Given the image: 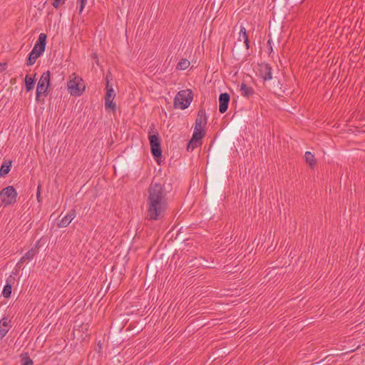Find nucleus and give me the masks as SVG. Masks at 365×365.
I'll return each mask as SVG.
<instances>
[{"instance_id":"nucleus-20","label":"nucleus","mask_w":365,"mask_h":365,"mask_svg":"<svg viewBox=\"0 0 365 365\" xmlns=\"http://www.w3.org/2000/svg\"><path fill=\"white\" fill-rule=\"evenodd\" d=\"M35 76L32 78L29 75H26L25 78V88L26 92H29L34 88Z\"/></svg>"},{"instance_id":"nucleus-19","label":"nucleus","mask_w":365,"mask_h":365,"mask_svg":"<svg viewBox=\"0 0 365 365\" xmlns=\"http://www.w3.org/2000/svg\"><path fill=\"white\" fill-rule=\"evenodd\" d=\"M11 160H4L0 168V176L4 177L7 175L11 167Z\"/></svg>"},{"instance_id":"nucleus-29","label":"nucleus","mask_w":365,"mask_h":365,"mask_svg":"<svg viewBox=\"0 0 365 365\" xmlns=\"http://www.w3.org/2000/svg\"><path fill=\"white\" fill-rule=\"evenodd\" d=\"M112 80V74L110 71H108L106 76V83H110V81Z\"/></svg>"},{"instance_id":"nucleus-30","label":"nucleus","mask_w":365,"mask_h":365,"mask_svg":"<svg viewBox=\"0 0 365 365\" xmlns=\"http://www.w3.org/2000/svg\"><path fill=\"white\" fill-rule=\"evenodd\" d=\"M271 41H272V39H271V38H269V39L268 40V41H267V43H268V45H269V51H270V52H272V50H273L272 46V44H271Z\"/></svg>"},{"instance_id":"nucleus-24","label":"nucleus","mask_w":365,"mask_h":365,"mask_svg":"<svg viewBox=\"0 0 365 365\" xmlns=\"http://www.w3.org/2000/svg\"><path fill=\"white\" fill-rule=\"evenodd\" d=\"M40 109L41 110H43V108H40ZM36 113H38V117H37V120H36V125L39 126L40 125H41V127H42V130H43V116H41V115L43 114V110L41 111V113H39L38 111H36Z\"/></svg>"},{"instance_id":"nucleus-25","label":"nucleus","mask_w":365,"mask_h":365,"mask_svg":"<svg viewBox=\"0 0 365 365\" xmlns=\"http://www.w3.org/2000/svg\"><path fill=\"white\" fill-rule=\"evenodd\" d=\"M87 0H77V5L79 8V13H81L85 7Z\"/></svg>"},{"instance_id":"nucleus-8","label":"nucleus","mask_w":365,"mask_h":365,"mask_svg":"<svg viewBox=\"0 0 365 365\" xmlns=\"http://www.w3.org/2000/svg\"><path fill=\"white\" fill-rule=\"evenodd\" d=\"M205 135V131L204 130V128H194V131L192 134V137L191 140H190L187 150H190V146L192 145V149H194L195 147H197L199 143L200 144V141L204 138Z\"/></svg>"},{"instance_id":"nucleus-28","label":"nucleus","mask_w":365,"mask_h":365,"mask_svg":"<svg viewBox=\"0 0 365 365\" xmlns=\"http://www.w3.org/2000/svg\"><path fill=\"white\" fill-rule=\"evenodd\" d=\"M49 86H50V71H47V95L49 93Z\"/></svg>"},{"instance_id":"nucleus-16","label":"nucleus","mask_w":365,"mask_h":365,"mask_svg":"<svg viewBox=\"0 0 365 365\" xmlns=\"http://www.w3.org/2000/svg\"><path fill=\"white\" fill-rule=\"evenodd\" d=\"M15 277L10 275L6 279V283L4 285V287L2 291V295L5 298H9L11 297V289H12V284L15 282Z\"/></svg>"},{"instance_id":"nucleus-22","label":"nucleus","mask_w":365,"mask_h":365,"mask_svg":"<svg viewBox=\"0 0 365 365\" xmlns=\"http://www.w3.org/2000/svg\"><path fill=\"white\" fill-rule=\"evenodd\" d=\"M21 365H33V361L28 353H22L20 355Z\"/></svg>"},{"instance_id":"nucleus-10","label":"nucleus","mask_w":365,"mask_h":365,"mask_svg":"<svg viewBox=\"0 0 365 365\" xmlns=\"http://www.w3.org/2000/svg\"><path fill=\"white\" fill-rule=\"evenodd\" d=\"M258 73L260 78L264 81H269L272 78V67L269 63H262L259 64Z\"/></svg>"},{"instance_id":"nucleus-17","label":"nucleus","mask_w":365,"mask_h":365,"mask_svg":"<svg viewBox=\"0 0 365 365\" xmlns=\"http://www.w3.org/2000/svg\"><path fill=\"white\" fill-rule=\"evenodd\" d=\"M11 320L8 317H3L0 320V340H1L8 333L10 326Z\"/></svg>"},{"instance_id":"nucleus-11","label":"nucleus","mask_w":365,"mask_h":365,"mask_svg":"<svg viewBox=\"0 0 365 365\" xmlns=\"http://www.w3.org/2000/svg\"><path fill=\"white\" fill-rule=\"evenodd\" d=\"M46 93V73H43L37 85L36 88V101L41 102L43 101V99H41V95Z\"/></svg>"},{"instance_id":"nucleus-15","label":"nucleus","mask_w":365,"mask_h":365,"mask_svg":"<svg viewBox=\"0 0 365 365\" xmlns=\"http://www.w3.org/2000/svg\"><path fill=\"white\" fill-rule=\"evenodd\" d=\"M36 253L37 252L36 248H32L30 250H29L18 262L16 267L19 269H21L22 264L25 262L29 263L36 255Z\"/></svg>"},{"instance_id":"nucleus-27","label":"nucleus","mask_w":365,"mask_h":365,"mask_svg":"<svg viewBox=\"0 0 365 365\" xmlns=\"http://www.w3.org/2000/svg\"><path fill=\"white\" fill-rule=\"evenodd\" d=\"M41 185L38 184V187H37V191H36V197H37L38 202H40L41 201Z\"/></svg>"},{"instance_id":"nucleus-23","label":"nucleus","mask_w":365,"mask_h":365,"mask_svg":"<svg viewBox=\"0 0 365 365\" xmlns=\"http://www.w3.org/2000/svg\"><path fill=\"white\" fill-rule=\"evenodd\" d=\"M190 61L186 58H182L177 65V69L185 70L190 66Z\"/></svg>"},{"instance_id":"nucleus-14","label":"nucleus","mask_w":365,"mask_h":365,"mask_svg":"<svg viewBox=\"0 0 365 365\" xmlns=\"http://www.w3.org/2000/svg\"><path fill=\"white\" fill-rule=\"evenodd\" d=\"M76 217V211L75 210H71L58 223V226L60 227H67L71 221Z\"/></svg>"},{"instance_id":"nucleus-6","label":"nucleus","mask_w":365,"mask_h":365,"mask_svg":"<svg viewBox=\"0 0 365 365\" xmlns=\"http://www.w3.org/2000/svg\"><path fill=\"white\" fill-rule=\"evenodd\" d=\"M17 192L13 186H7L0 192V205H14L16 202Z\"/></svg>"},{"instance_id":"nucleus-1","label":"nucleus","mask_w":365,"mask_h":365,"mask_svg":"<svg viewBox=\"0 0 365 365\" xmlns=\"http://www.w3.org/2000/svg\"><path fill=\"white\" fill-rule=\"evenodd\" d=\"M165 184L153 180L148 188L146 200L147 218L150 220H162L168 209V194Z\"/></svg>"},{"instance_id":"nucleus-18","label":"nucleus","mask_w":365,"mask_h":365,"mask_svg":"<svg viewBox=\"0 0 365 365\" xmlns=\"http://www.w3.org/2000/svg\"><path fill=\"white\" fill-rule=\"evenodd\" d=\"M240 90L242 96L245 98H250L255 93L254 89L252 87L247 86L245 83H242L240 85Z\"/></svg>"},{"instance_id":"nucleus-32","label":"nucleus","mask_w":365,"mask_h":365,"mask_svg":"<svg viewBox=\"0 0 365 365\" xmlns=\"http://www.w3.org/2000/svg\"><path fill=\"white\" fill-rule=\"evenodd\" d=\"M41 241H42V239H40V240H39V241H38V242H36V248L37 247H40Z\"/></svg>"},{"instance_id":"nucleus-26","label":"nucleus","mask_w":365,"mask_h":365,"mask_svg":"<svg viewBox=\"0 0 365 365\" xmlns=\"http://www.w3.org/2000/svg\"><path fill=\"white\" fill-rule=\"evenodd\" d=\"M65 1L66 0H53L52 6L55 9H58L60 7L61 5L63 4Z\"/></svg>"},{"instance_id":"nucleus-2","label":"nucleus","mask_w":365,"mask_h":365,"mask_svg":"<svg viewBox=\"0 0 365 365\" xmlns=\"http://www.w3.org/2000/svg\"><path fill=\"white\" fill-rule=\"evenodd\" d=\"M250 40L246 29L241 25L237 40L232 50L233 58L237 61L245 60L250 55Z\"/></svg>"},{"instance_id":"nucleus-12","label":"nucleus","mask_w":365,"mask_h":365,"mask_svg":"<svg viewBox=\"0 0 365 365\" xmlns=\"http://www.w3.org/2000/svg\"><path fill=\"white\" fill-rule=\"evenodd\" d=\"M230 101V96L228 93H221L219 96V111L220 113H225L228 108Z\"/></svg>"},{"instance_id":"nucleus-33","label":"nucleus","mask_w":365,"mask_h":365,"mask_svg":"<svg viewBox=\"0 0 365 365\" xmlns=\"http://www.w3.org/2000/svg\"><path fill=\"white\" fill-rule=\"evenodd\" d=\"M3 70V68H2V64L0 63V72Z\"/></svg>"},{"instance_id":"nucleus-3","label":"nucleus","mask_w":365,"mask_h":365,"mask_svg":"<svg viewBox=\"0 0 365 365\" xmlns=\"http://www.w3.org/2000/svg\"><path fill=\"white\" fill-rule=\"evenodd\" d=\"M148 140L150 145V152L153 158L158 160L162 156V150L160 146V138L155 125H152L150 127L148 133Z\"/></svg>"},{"instance_id":"nucleus-7","label":"nucleus","mask_w":365,"mask_h":365,"mask_svg":"<svg viewBox=\"0 0 365 365\" xmlns=\"http://www.w3.org/2000/svg\"><path fill=\"white\" fill-rule=\"evenodd\" d=\"M81 81L82 79L78 77H74L68 81L67 88L71 96H80L83 93L85 86L81 87Z\"/></svg>"},{"instance_id":"nucleus-34","label":"nucleus","mask_w":365,"mask_h":365,"mask_svg":"<svg viewBox=\"0 0 365 365\" xmlns=\"http://www.w3.org/2000/svg\"><path fill=\"white\" fill-rule=\"evenodd\" d=\"M190 150H192L193 149H192V145L190 146Z\"/></svg>"},{"instance_id":"nucleus-13","label":"nucleus","mask_w":365,"mask_h":365,"mask_svg":"<svg viewBox=\"0 0 365 365\" xmlns=\"http://www.w3.org/2000/svg\"><path fill=\"white\" fill-rule=\"evenodd\" d=\"M207 118L206 115L205 110L203 108H201L197 113V115L195 119V127L204 128L207 124Z\"/></svg>"},{"instance_id":"nucleus-31","label":"nucleus","mask_w":365,"mask_h":365,"mask_svg":"<svg viewBox=\"0 0 365 365\" xmlns=\"http://www.w3.org/2000/svg\"><path fill=\"white\" fill-rule=\"evenodd\" d=\"M108 88L113 89V86L110 84V83H106V89L108 91Z\"/></svg>"},{"instance_id":"nucleus-9","label":"nucleus","mask_w":365,"mask_h":365,"mask_svg":"<svg viewBox=\"0 0 365 365\" xmlns=\"http://www.w3.org/2000/svg\"><path fill=\"white\" fill-rule=\"evenodd\" d=\"M115 97V93L114 90L108 88L105 95V108L113 113H115L117 109L116 104L113 102Z\"/></svg>"},{"instance_id":"nucleus-21","label":"nucleus","mask_w":365,"mask_h":365,"mask_svg":"<svg viewBox=\"0 0 365 365\" xmlns=\"http://www.w3.org/2000/svg\"><path fill=\"white\" fill-rule=\"evenodd\" d=\"M305 161L310 168H313L317 164V160L314 155L309 151H307L304 154Z\"/></svg>"},{"instance_id":"nucleus-4","label":"nucleus","mask_w":365,"mask_h":365,"mask_svg":"<svg viewBox=\"0 0 365 365\" xmlns=\"http://www.w3.org/2000/svg\"><path fill=\"white\" fill-rule=\"evenodd\" d=\"M46 48V34L41 33L39 35L38 41L36 43L34 47L29 54L26 61L27 66L33 65L36 58L39 57Z\"/></svg>"},{"instance_id":"nucleus-5","label":"nucleus","mask_w":365,"mask_h":365,"mask_svg":"<svg viewBox=\"0 0 365 365\" xmlns=\"http://www.w3.org/2000/svg\"><path fill=\"white\" fill-rule=\"evenodd\" d=\"M192 99L193 94L190 89L180 91L174 98V108L185 110L189 107Z\"/></svg>"}]
</instances>
